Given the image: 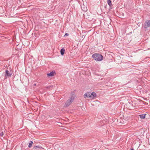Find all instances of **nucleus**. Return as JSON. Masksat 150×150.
I'll list each match as a JSON object with an SVG mask.
<instances>
[{
	"label": "nucleus",
	"instance_id": "1",
	"mask_svg": "<svg viewBox=\"0 0 150 150\" xmlns=\"http://www.w3.org/2000/svg\"><path fill=\"white\" fill-rule=\"evenodd\" d=\"M92 58L96 61L100 62L102 61L103 59V56L100 54L96 53L92 55Z\"/></svg>",
	"mask_w": 150,
	"mask_h": 150
},
{
	"label": "nucleus",
	"instance_id": "2",
	"mask_svg": "<svg viewBox=\"0 0 150 150\" xmlns=\"http://www.w3.org/2000/svg\"><path fill=\"white\" fill-rule=\"evenodd\" d=\"M74 98L72 96H71L70 98L68 100L65 104V106L66 107H68L72 103L74 100Z\"/></svg>",
	"mask_w": 150,
	"mask_h": 150
},
{
	"label": "nucleus",
	"instance_id": "3",
	"mask_svg": "<svg viewBox=\"0 0 150 150\" xmlns=\"http://www.w3.org/2000/svg\"><path fill=\"white\" fill-rule=\"evenodd\" d=\"M149 27H150V20H147L144 23V28L145 29H147V28Z\"/></svg>",
	"mask_w": 150,
	"mask_h": 150
},
{
	"label": "nucleus",
	"instance_id": "4",
	"mask_svg": "<svg viewBox=\"0 0 150 150\" xmlns=\"http://www.w3.org/2000/svg\"><path fill=\"white\" fill-rule=\"evenodd\" d=\"M5 76L6 77H10L12 74L11 71H9L7 69L5 70Z\"/></svg>",
	"mask_w": 150,
	"mask_h": 150
},
{
	"label": "nucleus",
	"instance_id": "5",
	"mask_svg": "<svg viewBox=\"0 0 150 150\" xmlns=\"http://www.w3.org/2000/svg\"><path fill=\"white\" fill-rule=\"evenodd\" d=\"M55 71H51L50 73L47 74V76L48 77H52L54 76V74H55Z\"/></svg>",
	"mask_w": 150,
	"mask_h": 150
},
{
	"label": "nucleus",
	"instance_id": "6",
	"mask_svg": "<svg viewBox=\"0 0 150 150\" xmlns=\"http://www.w3.org/2000/svg\"><path fill=\"white\" fill-rule=\"evenodd\" d=\"M91 93L89 92L86 93L84 95V98L88 97L89 98H91Z\"/></svg>",
	"mask_w": 150,
	"mask_h": 150
},
{
	"label": "nucleus",
	"instance_id": "7",
	"mask_svg": "<svg viewBox=\"0 0 150 150\" xmlns=\"http://www.w3.org/2000/svg\"><path fill=\"white\" fill-rule=\"evenodd\" d=\"M91 93L89 92L86 93L84 95V98L88 97L89 98H91Z\"/></svg>",
	"mask_w": 150,
	"mask_h": 150
},
{
	"label": "nucleus",
	"instance_id": "8",
	"mask_svg": "<svg viewBox=\"0 0 150 150\" xmlns=\"http://www.w3.org/2000/svg\"><path fill=\"white\" fill-rule=\"evenodd\" d=\"M91 99H94L96 96V93L94 92L91 93Z\"/></svg>",
	"mask_w": 150,
	"mask_h": 150
},
{
	"label": "nucleus",
	"instance_id": "9",
	"mask_svg": "<svg viewBox=\"0 0 150 150\" xmlns=\"http://www.w3.org/2000/svg\"><path fill=\"white\" fill-rule=\"evenodd\" d=\"M81 6L82 10L83 11L85 12H86L87 11V8L86 6H85L84 5H81Z\"/></svg>",
	"mask_w": 150,
	"mask_h": 150
},
{
	"label": "nucleus",
	"instance_id": "10",
	"mask_svg": "<svg viewBox=\"0 0 150 150\" xmlns=\"http://www.w3.org/2000/svg\"><path fill=\"white\" fill-rule=\"evenodd\" d=\"M65 49H64V48H62L60 50V53L61 54L62 56H63L65 52Z\"/></svg>",
	"mask_w": 150,
	"mask_h": 150
},
{
	"label": "nucleus",
	"instance_id": "11",
	"mask_svg": "<svg viewBox=\"0 0 150 150\" xmlns=\"http://www.w3.org/2000/svg\"><path fill=\"white\" fill-rule=\"evenodd\" d=\"M146 114H142L139 115L140 118L141 119H144L145 117V115Z\"/></svg>",
	"mask_w": 150,
	"mask_h": 150
},
{
	"label": "nucleus",
	"instance_id": "12",
	"mask_svg": "<svg viewBox=\"0 0 150 150\" xmlns=\"http://www.w3.org/2000/svg\"><path fill=\"white\" fill-rule=\"evenodd\" d=\"M37 148L44 149V148L40 146H35L33 147V149H35Z\"/></svg>",
	"mask_w": 150,
	"mask_h": 150
},
{
	"label": "nucleus",
	"instance_id": "13",
	"mask_svg": "<svg viewBox=\"0 0 150 150\" xmlns=\"http://www.w3.org/2000/svg\"><path fill=\"white\" fill-rule=\"evenodd\" d=\"M107 3L110 6H112V2L111 0H108Z\"/></svg>",
	"mask_w": 150,
	"mask_h": 150
},
{
	"label": "nucleus",
	"instance_id": "14",
	"mask_svg": "<svg viewBox=\"0 0 150 150\" xmlns=\"http://www.w3.org/2000/svg\"><path fill=\"white\" fill-rule=\"evenodd\" d=\"M33 142L32 141H30L29 142V145H28V147L29 148H30L33 144Z\"/></svg>",
	"mask_w": 150,
	"mask_h": 150
},
{
	"label": "nucleus",
	"instance_id": "15",
	"mask_svg": "<svg viewBox=\"0 0 150 150\" xmlns=\"http://www.w3.org/2000/svg\"><path fill=\"white\" fill-rule=\"evenodd\" d=\"M4 135V133L3 132H0V136L1 137H3Z\"/></svg>",
	"mask_w": 150,
	"mask_h": 150
},
{
	"label": "nucleus",
	"instance_id": "16",
	"mask_svg": "<svg viewBox=\"0 0 150 150\" xmlns=\"http://www.w3.org/2000/svg\"><path fill=\"white\" fill-rule=\"evenodd\" d=\"M69 34L68 33H66L64 35V37L66 36H68L69 35Z\"/></svg>",
	"mask_w": 150,
	"mask_h": 150
},
{
	"label": "nucleus",
	"instance_id": "17",
	"mask_svg": "<svg viewBox=\"0 0 150 150\" xmlns=\"http://www.w3.org/2000/svg\"><path fill=\"white\" fill-rule=\"evenodd\" d=\"M50 86H47L46 87V88L47 89H48V88H50Z\"/></svg>",
	"mask_w": 150,
	"mask_h": 150
},
{
	"label": "nucleus",
	"instance_id": "18",
	"mask_svg": "<svg viewBox=\"0 0 150 150\" xmlns=\"http://www.w3.org/2000/svg\"><path fill=\"white\" fill-rule=\"evenodd\" d=\"M131 150H134L133 148H132L131 149Z\"/></svg>",
	"mask_w": 150,
	"mask_h": 150
}]
</instances>
